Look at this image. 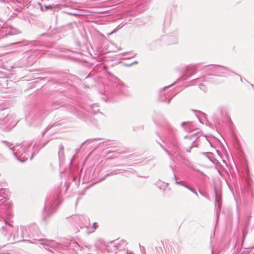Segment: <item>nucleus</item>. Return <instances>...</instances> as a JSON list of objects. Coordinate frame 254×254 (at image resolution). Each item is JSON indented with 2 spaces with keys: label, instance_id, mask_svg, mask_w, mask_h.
<instances>
[{
  "label": "nucleus",
  "instance_id": "ea45409f",
  "mask_svg": "<svg viewBox=\"0 0 254 254\" xmlns=\"http://www.w3.org/2000/svg\"><path fill=\"white\" fill-rule=\"evenodd\" d=\"M199 81H203L204 80H201V79H199Z\"/></svg>",
  "mask_w": 254,
  "mask_h": 254
},
{
  "label": "nucleus",
  "instance_id": "6ab92c4d",
  "mask_svg": "<svg viewBox=\"0 0 254 254\" xmlns=\"http://www.w3.org/2000/svg\"><path fill=\"white\" fill-rule=\"evenodd\" d=\"M173 179L175 180V183L177 185H180L181 186H183L184 185V182L183 181H178L177 180V177L176 176V175L174 174V176L173 177Z\"/></svg>",
  "mask_w": 254,
  "mask_h": 254
},
{
  "label": "nucleus",
  "instance_id": "a211bd4d",
  "mask_svg": "<svg viewBox=\"0 0 254 254\" xmlns=\"http://www.w3.org/2000/svg\"><path fill=\"white\" fill-rule=\"evenodd\" d=\"M118 173L117 172V170H114L113 171H111V172L107 174L104 178H102V180H103L104 179H105L106 178V177H107V176H112V175H116Z\"/></svg>",
  "mask_w": 254,
  "mask_h": 254
},
{
  "label": "nucleus",
  "instance_id": "a878e982",
  "mask_svg": "<svg viewBox=\"0 0 254 254\" xmlns=\"http://www.w3.org/2000/svg\"><path fill=\"white\" fill-rule=\"evenodd\" d=\"M168 184L167 183H162V189L164 190H165L166 189V188L168 187Z\"/></svg>",
  "mask_w": 254,
  "mask_h": 254
},
{
  "label": "nucleus",
  "instance_id": "dca6fc26",
  "mask_svg": "<svg viewBox=\"0 0 254 254\" xmlns=\"http://www.w3.org/2000/svg\"><path fill=\"white\" fill-rule=\"evenodd\" d=\"M116 87L120 92H123L126 88L125 85L122 83H118L116 85Z\"/></svg>",
  "mask_w": 254,
  "mask_h": 254
},
{
  "label": "nucleus",
  "instance_id": "ddd939ff",
  "mask_svg": "<svg viewBox=\"0 0 254 254\" xmlns=\"http://www.w3.org/2000/svg\"><path fill=\"white\" fill-rule=\"evenodd\" d=\"M37 58L34 55H32L28 58V64L29 65H32L36 62Z\"/></svg>",
  "mask_w": 254,
  "mask_h": 254
},
{
  "label": "nucleus",
  "instance_id": "cd10ccee",
  "mask_svg": "<svg viewBox=\"0 0 254 254\" xmlns=\"http://www.w3.org/2000/svg\"><path fill=\"white\" fill-rule=\"evenodd\" d=\"M3 143L5 144V145L6 146L10 147V148H11L10 146H11V144L10 143L7 142L6 141H3Z\"/></svg>",
  "mask_w": 254,
  "mask_h": 254
},
{
  "label": "nucleus",
  "instance_id": "39448f33",
  "mask_svg": "<svg viewBox=\"0 0 254 254\" xmlns=\"http://www.w3.org/2000/svg\"><path fill=\"white\" fill-rule=\"evenodd\" d=\"M44 118L43 111L38 110L32 111L29 115L26 117V120L31 125L36 126L41 124Z\"/></svg>",
  "mask_w": 254,
  "mask_h": 254
},
{
  "label": "nucleus",
  "instance_id": "7ed1b4c3",
  "mask_svg": "<svg viewBox=\"0 0 254 254\" xmlns=\"http://www.w3.org/2000/svg\"><path fill=\"white\" fill-rule=\"evenodd\" d=\"M62 201L59 195H51L49 198L46 200L44 208V219L46 216H49L54 213L60 203Z\"/></svg>",
  "mask_w": 254,
  "mask_h": 254
},
{
  "label": "nucleus",
  "instance_id": "7c9ffc66",
  "mask_svg": "<svg viewBox=\"0 0 254 254\" xmlns=\"http://www.w3.org/2000/svg\"><path fill=\"white\" fill-rule=\"evenodd\" d=\"M88 112L90 113L91 114H95L97 112V111H93L92 110H88Z\"/></svg>",
  "mask_w": 254,
  "mask_h": 254
},
{
  "label": "nucleus",
  "instance_id": "b1692460",
  "mask_svg": "<svg viewBox=\"0 0 254 254\" xmlns=\"http://www.w3.org/2000/svg\"><path fill=\"white\" fill-rule=\"evenodd\" d=\"M61 104V103H54L53 104V106H52V108H53V110H56V109H58V106H59Z\"/></svg>",
  "mask_w": 254,
  "mask_h": 254
},
{
  "label": "nucleus",
  "instance_id": "58836bf2",
  "mask_svg": "<svg viewBox=\"0 0 254 254\" xmlns=\"http://www.w3.org/2000/svg\"><path fill=\"white\" fill-rule=\"evenodd\" d=\"M172 170H173V172L174 173V172H174V170L172 168Z\"/></svg>",
  "mask_w": 254,
  "mask_h": 254
},
{
  "label": "nucleus",
  "instance_id": "1a4fd4ad",
  "mask_svg": "<svg viewBox=\"0 0 254 254\" xmlns=\"http://www.w3.org/2000/svg\"><path fill=\"white\" fill-rule=\"evenodd\" d=\"M210 67L213 68L215 72L217 73L225 74L227 73L229 71L228 68L217 64H214L211 65Z\"/></svg>",
  "mask_w": 254,
  "mask_h": 254
},
{
  "label": "nucleus",
  "instance_id": "bb28decb",
  "mask_svg": "<svg viewBox=\"0 0 254 254\" xmlns=\"http://www.w3.org/2000/svg\"><path fill=\"white\" fill-rule=\"evenodd\" d=\"M219 111H220V112L221 113L222 115H223V114H225L226 113V112H225L224 109L223 108H220L219 109Z\"/></svg>",
  "mask_w": 254,
  "mask_h": 254
},
{
  "label": "nucleus",
  "instance_id": "0eeeda50",
  "mask_svg": "<svg viewBox=\"0 0 254 254\" xmlns=\"http://www.w3.org/2000/svg\"><path fill=\"white\" fill-rule=\"evenodd\" d=\"M76 218V223L80 228H88L90 226L89 219L88 217L80 215L77 216Z\"/></svg>",
  "mask_w": 254,
  "mask_h": 254
},
{
  "label": "nucleus",
  "instance_id": "4be33fe9",
  "mask_svg": "<svg viewBox=\"0 0 254 254\" xmlns=\"http://www.w3.org/2000/svg\"><path fill=\"white\" fill-rule=\"evenodd\" d=\"M213 64H210V65H205V67L206 68V69L209 70V71H212V72H215V70H214V68H212V67H210L211 65H212Z\"/></svg>",
  "mask_w": 254,
  "mask_h": 254
},
{
  "label": "nucleus",
  "instance_id": "f03ea898",
  "mask_svg": "<svg viewBox=\"0 0 254 254\" xmlns=\"http://www.w3.org/2000/svg\"><path fill=\"white\" fill-rule=\"evenodd\" d=\"M30 148V146L23 147L21 144H19L12 147L10 150L17 160L24 162L28 158L31 159L32 158V156H31Z\"/></svg>",
  "mask_w": 254,
  "mask_h": 254
},
{
  "label": "nucleus",
  "instance_id": "a19ab883",
  "mask_svg": "<svg viewBox=\"0 0 254 254\" xmlns=\"http://www.w3.org/2000/svg\"><path fill=\"white\" fill-rule=\"evenodd\" d=\"M211 254H213V249L211 251Z\"/></svg>",
  "mask_w": 254,
  "mask_h": 254
},
{
  "label": "nucleus",
  "instance_id": "473e14b6",
  "mask_svg": "<svg viewBox=\"0 0 254 254\" xmlns=\"http://www.w3.org/2000/svg\"><path fill=\"white\" fill-rule=\"evenodd\" d=\"M114 247L116 248L117 249H121V246L120 245H119L118 246H116V245H114Z\"/></svg>",
  "mask_w": 254,
  "mask_h": 254
},
{
  "label": "nucleus",
  "instance_id": "f704fd0d",
  "mask_svg": "<svg viewBox=\"0 0 254 254\" xmlns=\"http://www.w3.org/2000/svg\"><path fill=\"white\" fill-rule=\"evenodd\" d=\"M191 148H192V146H190L189 149H187L186 150V151L188 152H190V149H191Z\"/></svg>",
  "mask_w": 254,
  "mask_h": 254
},
{
  "label": "nucleus",
  "instance_id": "393cba45",
  "mask_svg": "<svg viewBox=\"0 0 254 254\" xmlns=\"http://www.w3.org/2000/svg\"><path fill=\"white\" fill-rule=\"evenodd\" d=\"M189 190L190 191H191V192H192L193 193H194L197 197L198 196V195L197 193L196 192V190L194 189H193V188L190 187L189 188Z\"/></svg>",
  "mask_w": 254,
  "mask_h": 254
},
{
  "label": "nucleus",
  "instance_id": "5701e85b",
  "mask_svg": "<svg viewBox=\"0 0 254 254\" xmlns=\"http://www.w3.org/2000/svg\"><path fill=\"white\" fill-rule=\"evenodd\" d=\"M199 87L201 90H203V91H205L206 89V86L204 84H203V83L199 84Z\"/></svg>",
  "mask_w": 254,
  "mask_h": 254
},
{
  "label": "nucleus",
  "instance_id": "412c9836",
  "mask_svg": "<svg viewBox=\"0 0 254 254\" xmlns=\"http://www.w3.org/2000/svg\"><path fill=\"white\" fill-rule=\"evenodd\" d=\"M186 138H190V139L192 141V142H194V140L197 139V137L195 135H191L190 136H186Z\"/></svg>",
  "mask_w": 254,
  "mask_h": 254
},
{
  "label": "nucleus",
  "instance_id": "c756f323",
  "mask_svg": "<svg viewBox=\"0 0 254 254\" xmlns=\"http://www.w3.org/2000/svg\"><path fill=\"white\" fill-rule=\"evenodd\" d=\"M60 125L59 123H55L54 124H53L52 126H51L50 127H55V126H59Z\"/></svg>",
  "mask_w": 254,
  "mask_h": 254
},
{
  "label": "nucleus",
  "instance_id": "9b49d317",
  "mask_svg": "<svg viewBox=\"0 0 254 254\" xmlns=\"http://www.w3.org/2000/svg\"><path fill=\"white\" fill-rule=\"evenodd\" d=\"M69 244V248H70L71 249H72L76 253H77L79 251L81 250L80 246L76 242L74 241H71Z\"/></svg>",
  "mask_w": 254,
  "mask_h": 254
},
{
  "label": "nucleus",
  "instance_id": "c85d7f7f",
  "mask_svg": "<svg viewBox=\"0 0 254 254\" xmlns=\"http://www.w3.org/2000/svg\"><path fill=\"white\" fill-rule=\"evenodd\" d=\"M97 227H98V226L97 225V223H94L93 224V228H92V229H93V230L92 231L93 232L96 229H97Z\"/></svg>",
  "mask_w": 254,
  "mask_h": 254
},
{
  "label": "nucleus",
  "instance_id": "e433bc0d",
  "mask_svg": "<svg viewBox=\"0 0 254 254\" xmlns=\"http://www.w3.org/2000/svg\"><path fill=\"white\" fill-rule=\"evenodd\" d=\"M19 43H20V42H18V43H12L11 45H15V44H19Z\"/></svg>",
  "mask_w": 254,
  "mask_h": 254
},
{
  "label": "nucleus",
  "instance_id": "f3484780",
  "mask_svg": "<svg viewBox=\"0 0 254 254\" xmlns=\"http://www.w3.org/2000/svg\"><path fill=\"white\" fill-rule=\"evenodd\" d=\"M202 154L207 157L209 160L212 161L213 154L211 152H203Z\"/></svg>",
  "mask_w": 254,
  "mask_h": 254
},
{
  "label": "nucleus",
  "instance_id": "4468645a",
  "mask_svg": "<svg viewBox=\"0 0 254 254\" xmlns=\"http://www.w3.org/2000/svg\"><path fill=\"white\" fill-rule=\"evenodd\" d=\"M191 126V124L189 122H183L182 123V127H184V129L187 132H190V127Z\"/></svg>",
  "mask_w": 254,
  "mask_h": 254
},
{
  "label": "nucleus",
  "instance_id": "6e6552de",
  "mask_svg": "<svg viewBox=\"0 0 254 254\" xmlns=\"http://www.w3.org/2000/svg\"><path fill=\"white\" fill-rule=\"evenodd\" d=\"M215 195V209L216 212V215L217 217H218L219 212L221 210V205H222V199L221 196H219L217 192L216 189L214 190Z\"/></svg>",
  "mask_w": 254,
  "mask_h": 254
},
{
  "label": "nucleus",
  "instance_id": "c9c22d12",
  "mask_svg": "<svg viewBox=\"0 0 254 254\" xmlns=\"http://www.w3.org/2000/svg\"><path fill=\"white\" fill-rule=\"evenodd\" d=\"M137 61H135L134 62H133L132 64H130L129 65H131L134 64H137Z\"/></svg>",
  "mask_w": 254,
  "mask_h": 254
},
{
  "label": "nucleus",
  "instance_id": "423d86ee",
  "mask_svg": "<svg viewBox=\"0 0 254 254\" xmlns=\"http://www.w3.org/2000/svg\"><path fill=\"white\" fill-rule=\"evenodd\" d=\"M171 86H166L160 91L159 100L160 101L169 103L170 100L178 93L176 90L169 91L167 92L166 89Z\"/></svg>",
  "mask_w": 254,
  "mask_h": 254
},
{
  "label": "nucleus",
  "instance_id": "9d476101",
  "mask_svg": "<svg viewBox=\"0 0 254 254\" xmlns=\"http://www.w3.org/2000/svg\"><path fill=\"white\" fill-rule=\"evenodd\" d=\"M198 64L186 67V69L187 73L186 75H184V76H186L187 77L184 78L183 80H185L187 77H190L195 72V70Z\"/></svg>",
  "mask_w": 254,
  "mask_h": 254
},
{
  "label": "nucleus",
  "instance_id": "20e7f679",
  "mask_svg": "<svg viewBox=\"0 0 254 254\" xmlns=\"http://www.w3.org/2000/svg\"><path fill=\"white\" fill-rule=\"evenodd\" d=\"M166 126L167 127V133H166L165 135V138L166 140L169 141L174 146V149L172 150V152H171L165 149L164 146H163L161 144L159 143V144L169 156H171L173 155V153L175 154L177 153L179 148L176 137L170 125L167 123Z\"/></svg>",
  "mask_w": 254,
  "mask_h": 254
},
{
  "label": "nucleus",
  "instance_id": "2f4dec72",
  "mask_svg": "<svg viewBox=\"0 0 254 254\" xmlns=\"http://www.w3.org/2000/svg\"><path fill=\"white\" fill-rule=\"evenodd\" d=\"M183 186L185 187L186 188L188 189V190H189V188H190V187H189V186L186 185L184 183V185Z\"/></svg>",
  "mask_w": 254,
  "mask_h": 254
},
{
  "label": "nucleus",
  "instance_id": "aec40b11",
  "mask_svg": "<svg viewBox=\"0 0 254 254\" xmlns=\"http://www.w3.org/2000/svg\"><path fill=\"white\" fill-rule=\"evenodd\" d=\"M126 54L128 55V57H127V59L133 58L136 55V54H134L132 52L126 53Z\"/></svg>",
  "mask_w": 254,
  "mask_h": 254
},
{
  "label": "nucleus",
  "instance_id": "2eb2a0df",
  "mask_svg": "<svg viewBox=\"0 0 254 254\" xmlns=\"http://www.w3.org/2000/svg\"><path fill=\"white\" fill-rule=\"evenodd\" d=\"M182 160L183 161V163L184 165L189 166L190 168L192 167V165H191L190 161L189 159H186L185 157H182Z\"/></svg>",
  "mask_w": 254,
  "mask_h": 254
},
{
  "label": "nucleus",
  "instance_id": "72a5a7b5",
  "mask_svg": "<svg viewBox=\"0 0 254 254\" xmlns=\"http://www.w3.org/2000/svg\"><path fill=\"white\" fill-rule=\"evenodd\" d=\"M143 0V2L146 3L147 2H150L151 0Z\"/></svg>",
  "mask_w": 254,
  "mask_h": 254
},
{
  "label": "nucleus",
  "instance_id": "f257e3e1",
  "mask_svg": "<svg viewBox=\"0 0 254 254\" xmlns=\"http://www.w3.org/2000/svg\"><path fill=\"white\" fill-rule=\"evenodd\" d=\"M29 237L32 239L31 243H37V242H40V244L43 245L45 249L50 251L49 247L53 248L57 245V243L54 241L40 238L41 236V233L39 231L38 227L36 225H33L30 226L29 228Z\"/></svg>",
  "mask_w": 254,
  "mask_h": 254
},
{
  "label": "nucleus",
  "instance_id": "f8f14e48",
  "mask_svg": "<svg viewBox=\"0 0 254 254\" xmlns=\"http://www.w3.org/2000/svg\"><path fill=\"white\" fill-rule=\"evenodd\" d=\"M58 155L60 161L62 160L64 157V146L63 145H60L59 146V150L58 152Z\"/></svg>",
  "mask_w": 254,
  "mask_h": 254
},
{
  "label": "nucleus",
  "instance_id": "4c0bfd02",
  "mask_svg": "<svg viewBox=\"0 0 254 254\" xmlns=\"http://www.w3.org/2000/svg\"><path fill=\"white\" fill-rule=\"evenodd\" d=\"M123 244H124V245H126V242H125V241H123Z\"/></svg>",
  "mask_w": 254,
  "mask_h": 254
}]
</instances>
